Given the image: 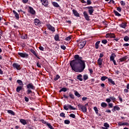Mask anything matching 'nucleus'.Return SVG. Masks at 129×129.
<instances>
[{
    "label": "nucleus",
    "instance_id": "4d7b16f0",
    "mask_svg": "<svg viewBox=\"0 0 129 129\" xmlns=\"http://www.w3.org/2000/svg\"><path fill=\"white\" fill-rule=\"evenodd\" d=\"M117 11H118V12H121V8L120 7H117Z\"/></svg>",
    "mask_w": 129,
    "mask_h": 129
},
{
    "label": "nucleus",
    "instance_id": "f03ea898",
    "mask_svg": "<svg viewBox=\"0 0 129 129\" xmlns=\"http://www.w3.org/2000/svg\"><path fill=\"white\" fill-rule=\"evenodd\" d=\"M78 107L82 110V111H83V112H86V111H87V108H86V107L84 105H82L81 104H79L78 105Z\"/></svg>",
    "mask_w": 129,
    "mask_h": 129
},
{
    "label": "nucleus",
    "instance_id": "5701e85b",
    "mask_svg": "<svg viewBox=\"0 0 129 129\" xmlns=\"http://www.w3.org/2000/svg\"><path fill=\"white\" fill-rule=\"evenodd\" d=\"M108 81L109 82H110V83H111V84H113V85H115V83H114V81H113L112 80V79H108Z\"/></svg>",
    "mask_w": 129,
    "mask_h": 129
},
{
    "label": "nucleus",
    "instance_id": "4be33fe9",
    "mask_svg": "<svg viewBox=\"0 0 129 129\" xmlns=\"http://www.w3.org/2000/svg\"><path fill=\"white\" fill-rule=\"evenodd\" d=\"M77 79L80 80V81H82L83 80V79H82V76L81 75L77 76Z\"/></svg>",
    "mask_w": 129,
    "mask_h": 129
},
{
    "label": "nucleus",
    "instance_id": "6e6552de",
    "mask_svg": "<svg viewBox=\"0 0 129 129\" xmlns=\"http://www.w3.org/2000/svg\"><path fill=\"white\" fill-rule=\"evenodd\" d=\"M27 88H28V89H31L35 90V86H34V85L32 83L28 84L27 85Z\"/></svg>",
    "mask_w": 129,
    "mask_h": 129
},
{
    "label": "nucleus",
    "instance_id": "423d86ee",
    "mask_svg": "<svg viewBox=\"0 0 129 129\" xmlns=\"http://www.w3.org/2000/svg\"><path fill=\"white\" fill-rule=\"evenodd\" d=\"M18 55L20 56V57H22V58H27L29 55L26 53H22L19 52Z\"/></svg>",
    "mask_w": 129,
    "mask_h": 129
},
{
    "label": "nucleus",
    "instance_id": "f8f14e48",
    "mask_svg": "<svg viewBox=\"0 0 129 129\" xmlns=\"http://www.w3.org/2000/svg\"><path fill=\"white\" fill-rule=\"evenodd\" d=\"M41 2L42 5L44 6V7H47L49 4L48 3V1L47 0H41Z\"/></svg>",
    "mask_w": 129,
    "mask_h": 129
},
{
    "label": "nucleus",
    "instance_id": "9b49d317",
    "mask_svg": "<svg viewBox=\"0 0 129 129\" xmlns=\"http://www.w3.org/2000/svg\"><path fill=\"white\" fill-rule=\"evenodd\" d=\"M29 12L30 14H32V15H35V14H36V11L34 10V9H33V8L29 7Z\"/></svg>",
    "mask_w": 129,
    "mask_h": 129
},
{
    "label": "nucleus",
    "instance_id": "f257e3e1",
    "mask_svg": "<svg viewBox=\"0 0 129 129\" xmlns=\"http://www.w3.org/2000/svg\"><path fill=\"white\" fill-rule=\"evenodd\" d=\"M75 59L70 64L72 70L75 72H82L85 69V61L82 60V58L78 54L75 55Z\"/></svg>",
    "mask_w": 129,
    "mask_h": 129
},
{
    "label": "nucleus",
    "instance_id": "dca6fc26",
    "mask_svg": "<svg viewBox=\"0 0 129 129\" xmlns=\"http://www.w3.org/2000/svg\"><path fill=\"white\" fill-rule=\"evenodd\" d=\"M102 58H99L98 59V64L99 66H101V65H102Z\"/></svg>",
    "mask_w": 129,
    "mask_h": 129
},
{
    "label": "nucleus",
    "instance_id": "774afa93",
    "mask_svg": "<svg viewBox=\"0 0 129 129\" xmlns=\"http://www.w3.org/2000/svg\"><path fill=\"white\" fill-rule=\"evenodd\" d=\"M37 67L41 68V64H40V63H39V62L37 63Z\"/></svg>",
    "mask_w": 129,
    "mask_h": 129
},
{
    "label": "nucleus",
    "instance_id": "338daca9",
    "mask_svg": "<svg viewBox=\"0 0 129 129\" xmlns=\"http://www.w3.org/2000/svg\"><path fill=\"white\" fill-rule=\"evenodd\" d=\"M118 98L121 102H122V98H121V96H118Z\"/></svg>",
    "mask_w": 129,
    "mask_h": 129
},
{
    "label": "nucleus",
    "instance_id": "603ef678",
    "mask_svg": "<svg viewBox=\"0 0 129 129\" xmlns=\"http://www.w3.org/2000/svg\"><path fill=\"white\" fill-rule=\"evenodd\" d=\"M102 43H103V44H106L107 43V40H106V39L105 40H103L102 41Z\"/></svg>",
    "mask_w": 129,
    "mask_h": 129
},
{
    "label": "nucleus",
    "instance_id": "c9c22d12",
    "mask_svg": "<svg viewBox=\"0 0 129 129\" xmlns=\"http://www.w3.org/2000/svg\"><path fill=\"white\" fill-rule=\"evenodd\" d=\"M69 109H71V110H75V109H76V108L73 107V106H71V105H69Z\"/></svg>",
    "mask_w": 129,
    "mask_h": 129
},
{
    "label": "nucleus",
    "instance_id": "6ab92c4d",
    "mask_svg": "<svg viewBox=\"0 0 129 129\" xmlns=\"http://www.w3.org/2000/svg\"><path fill=\"white\" fill-rule=\"evenodd\" d=\"M20 122L23 124V125H25V124H27V121H26V120L24 119H20Z\"/></svg>",
    "mask_w": 129,
    "mask_h": 129
},
{
    "label": "nucleus",
    "instance_id": "f3484780",
    "mask_svg": "<svg viewBox=\"0 0 129 129\" xmlns=\"http://www.w3.org/2000/svg\"><path fill=\"white\" fill-rule=\"evenodd\" d=\"M34 24L36 26H38V25H40V20L39 19H35L34 21Z\"/></svg>",
    "mask_w": 129,
    "mask_h": 129
},
{
    "label": "nucleus",
    "instance_id": "a211bd4d",
    "mask_svg": "<svg viewBox=\"0 0 129 129\" xmlns=\"http://www.w3.org/2000/svg\"><path fill=\"white\" fill-rule=\"evenodd\" d=\"M118 124L120 126H121V125H127V124H128V123H127V122L122 123L121 122H118Z\"/></svg>",
    "mask_w": 129,
    "mask_h": 129
},
{
    "label": "nucleus",
    "instance_id": "20e7f679",
    "mask_svg": "<svg viewBox=\"0 0 129 129\" xmlns=\"http://www.w3.org/2000/svg\"><path fill=\"white\" fill-rule=\"evenodd\" d=\"M87 9H89L88 12L90 15H92V14H93V12H94V9H93V7L92 6L88 7H87Z\"/></svg>",
    "mask_w": 129,
    "mask_h": 129
},
{
    "label": "nucleus",
    "instance_id": "393cba45",
    "mask_svg": "<svg viewBox=\"0 0 129 129\" xmlns=\"http://www.w3.org/2000/svg\"><path fill=\"white\" fill-rule=\"evenodd\" d=\"M126 60V56H123V57L119 59V61L120 62H123V61H125Z\"/></svg>",
    "mask_w": 129,
    "mask_h": 129
},
{
    "label": "nucleus",
    "instance_id": "13d9d810",
    "mask_svg": "<svg viewBox=\"0 0 129 129\" xmlns=\"http://www.w3.org/2000/svg\"><path fill=\"white\" fill-rule=\"evenodd\" d=\"M28 2H29V0H22V3H23V4H27Z\"/></svg>",
    "mask_w": 129,
    "mask_h": 129
},
{
    "label": "nucleus",
    "instance_id": "7c9ffc66",
    "mask_svg": "<svg viewBox=\"0 0 129 129\" xmlns=\"http://www.w3.org/2000/svg\"><path fill=\"white\" fill-rule=\"evenodd\" d=\"M8 113H10L12 115H15V112L13 111V110H8Z\"/></svg>",
    "mask_w": 129,
    "mask_h": 129
},
{
    "label": "nucleus",
    "instance_id": "3c124183",
    "mask_svg": "<svg viewBox=\"0 0 129 129\" xmlns=\"http://www.w3.org/2000/svg\"><path fill=\"white\" fill-rule=\"evenodd\" d=\"M60 116H61L62 117H65V113L62 112L60 114Z\"/></svg>",
    "mask_w": 129,
    "mask_h": 129
},
{
    "label": "nucleus",
    "instance_id": "0eeeda50",
    "mask_svg": "<svg viewBox=\"0 0 129 129\" xmlns=\"http://www.w3.org/2000/svg\"><path fill=\"white\" fill-rule=\"evenodd\" d=\"M84 16L85 17V19L86 20V21H90V17L88 16V14H87V12L86 11L84 12Z\"/></svg>",
    "mask_w": 129,
    "mask_h": 129
},
{
    "label": "nucleus",
    "instance_id": "e433bc0d",
    "mask_svg": "<svg viewBox=\"0 0 129 129\" xmlns=\"http://www.w3.org/2000/svg\"><path fill=\"white\" fill-rule=\"evenodd\" d=\"M75 94L76 96H77V97H80L81 96V95L79 94V93H78L77 91L75 92Z\"/></svg>",
    "mask_w": 129,
    "mask_h": 129
},
{
    "label": "nucleus",
    "instance_id": "72a5a7b5",
    "mask_svg": "<svg viewBox=\"0 0 129 129\" xmlns=\"http://www.w3.org/2000/svg\"><path fill=\"white\" fill-rule=\"evenodd\" d=\"M108 79V78H107V77L103 76L101 77V80L102 81H104L106 79Z\"/></svg>",
    "mask_w": 129,
    "mask_h": 129
},
{
    "label": "nucleus",
    "instance_id": "58836bf2",
    "mask_svg": "<svg viewBox=\"0 0 129 129\" xmlns=\"http://www.w3.org/2000/svg\"><path fill=\"white\" fill-rule=\"evenodd\" d=\"M128 40H129L128 36H126L124 37V40L125 41V42H128Z\"/></svg>",
    "mask_w": 129,
    "mask_h": 129
},
{
    "label": "nucleus",
    "instance_id": "412c9836",
    "mask_svg": "<svg viewBox=\"0 0 129 129\" xmlns=\"http://www.w3.org/2000/svg\"><path fill=\"white\" fill-rule=\"evenodd\" d=\"M17 83H18V84H19V85L21 86H24V84H23V82L21 81V80H18Z\"/></svg>",
    "mask_w": 129,
    "mask_h": 129
},
{
    "label": "nucleus",
    "instance_id": "ea45409f",
    "mask_svg": "<svg viewBox=\"0 0 129 129\" xmlns=\"http://www.w3.org/2000/svg\"><path fill=\"white\" fill-rule=\"evenodd\" d=\"M84 80H87L88 79V76L87 75H85L83 76Z\"/></svg>",
    "mask_w": 129,
    "mask_h": 129
},
{
    "label": "nucleus",
    "instance_id": "79ce46f5",
    "mask_svg": "<svg viewBox=\"0 0 129 129\" xmlns=\"http://www.w3.org/2000/svg\"><path fill=\"white\" fill-rule=\"evenodd\" d=\"M71 40V36H68V37L66 38V41L69 42Z\"/></svg>",
    "mask_w": 129,
    "mask_h": 129
},
{
    "label": "nucleus",
    "instance_id": "c756f323",
    "mask_svg": "<svg viewBox=\"0 0 129 129\" xmlns=\"http://www.w3.org/2000/svg\"><path fill=\"white\" fill-rule=\"evenodd\" d=\"M101 106H102V107L105 108V107H106V106H107V104H106L105 102H102L101 103Z\"/></svg>",
    "mask_w": 129,
    "mask_h": 129
},
{
    "label": "nucleus",
    "instance_id": "bf43d9fd",
    "mask_svg": "<svg viewBox=\"0 0 129 129\" xmlns=\"http://www.w3.org/2000/svg\"><path fill=\"white\" fill-rule=\"evenodd\" d=\"M108 105H109V107H110V108L113 107V104L112 103H109L108 104Z\"/></svg>",
    "mask_w": 129,
    "mask_h": 129
},
{
    "label": "nucleus",
    "instance_id": "ddd939ff",
    "mask_svg": "<svg viewBox=\"0 0 129 129\" xmlns=\"http://www.w3.org/2000/svg\"><path fill=\"white\" fill-rule=\"evenodd\" d=\"M116 57V55H115V53H112L110 57V60L112 61L114 60V58H115Z\"/></svg>",
    "mask_w": 129,
    "mask_h": 129
},
{
    "label": "nucleus",
    "instance_id": "a18cd8bd",
    "mask_svg": "<svg viewBox=\"0 0 129 129\" xmlns=\"http://www.w3.org/2000/svg\"><path fill=\"white\" fill-rule=\"evenodd\" d=\"M59 78H60V76L59 75H57L56 77L54 78L55 81L58 80V79H59Z\"/></svg>",
    "mask_w": 129,
    "mask_h": 129
},
{
    "label": "nucleus",
    "instance_id": "4c0bfd02",
    "mask_svg": "<svg viewBox=\"0 0 129 129\" xmlns=\"http://www.w3.org/2000/svg\"><path fill=\"white\" fill-rule=\"evenodd\" d=\"M54 39L55 41H59V35H58V34L56 35L54 37Z\"/></svg>",
    "mask_w": 129,
    "mask_h": 129
},
{
    "label": "nucleus",
    "instance_id": "8fccbe9b",
    "mask_svg": "<svg viewBox=\"0 0 129 129\" xmlns=\"http://www.w3.org/2000/svg\"><path fill=\"white\" fill-rule=\"evenodd\" d=\"M62 91H63V92H66L67 91V88H61Z\"/></svg>",
    "mask_w": 129,
    "mask_h": 129
},
{
    "label": "nucleus",
    "instance_id": "cd10ccee",
    "mask_svg": "<svg viewBox=\"0 0 129 129\" xmlns=\"http://www.w3.org/2000/svg\"><path fill=\"white\" fill-rule=\"evenodd\" d=\"M113 12H114L115 16H117L118 17H120V16H121V15H120V14H119L118 12H117V11L114 10Z\"/></svg>",
    "mask_w": 129,
    "mask_h": 129
},
{
    "label": "nucleus",
    "instance_id": "1a4fd4ad",
    "mask_svg": "<svg viewBox=\"0 0 129 129\" xmlns=\"http://www.w3.org/2000/svg\"><path fill=\"white\" fill-rule=\"evenodd\" d=\"M47 29H49L50 31H52V32H55V28L51 26L50 25H48L47 26Z\"/></svg>",
    "mask_w": 129,
    "mask_h": 129
},
{
    "label": "nucleus",
    "instance_id": "69168bd1",
    "mask_svg": "<svg viewBox=\"0 0 129 129\" xmlns=\"http://www.w3.org/2000/svg\"><path fill=\"white\" fill-rule=\"evenodd\" d=\"M124 47H127L129 46V44L128 43H125L123 44Z\"/></svg>",
    "mask_w": 129,
    "mask_h": 129
},
{
    "label": "nucleus",
    "instance_id": "9d476101",
    "mask_svg": "<svg viewBox=\"0 0 129 129\" xmlns=\"http://www.w3.org/2000/svg\"><path fill=\"white\" fill-rule=\"evenodd\" d=\"M109 37L110 38H115V35L114 34H107L106 35V38H108Z\"/></svg>",
    "mask_w": 129,
    "mask_h": 129
},
{
    "label": "nucleus",
    "instance_id": "5fc2aeb1",
    "mask_svg": "<svg viewBox=\"0 0 129 129\" xmlns=\"http://www.w3.org/2000/svg\"><path fill=\"white\" fill-rule=\"evenodd\" d=\"M27 94H30V93H32V90L30 89H28L27 91Z\"/></svg>",
    "mask_w": 129,
    "mask_h": 129
},
{
    "label": "nucleus",
    "instance_id": "a878e982",
    "mask_svg": "<svg viewBox=\"0 0 129 129\" xmlns=\"http://www.w3.org/2000/svg\"><path fill=\"white\" fill-rule=\"evenodd\" d=\"M52 5L55 8H59V6L58 5V3L56 2H52Z\"/></svg>",
    "mask_w": 129,
    "mask_h": 129
},
{
    "label": "nucleus",
    "instance_id": "e2e57ef3",
    "mask_svg": "<svg viewBox=\"0 0 129 129\" xmlns=\"http://www.w3.org/2000/svg\"><path fill=\"white\" fill-rule=\"evenodd\" d=\"M39 49H40L41 51H44V47L42 46H39Z\"/></svg>",
    "mask_w": 129,
    "mask_h": 129
},
{
    "label": "nucleus",
    "instance_id": "0e129e2a",
    "mask_svg": "<svg viewBox=\"0 0 129 129\" xmlns=\"http://www.w3.org/2000/svg\"><path fill=\"white\" fill-rule=\"evenodd\" d=\"M87 5H91V1L90 0H87Z\"/></svg>",
    "mask_w": 129,
    "mask_h": 129
},
{
    "label": "nucleus",
    "instance_id": "09e8293b",
    "mask_svg": "<svg viewBox=\"0 0 129 129\" xmlns=\"http://www.w3.org/2000/svg\"><path fill=\"white\" fill-rule=\"evenodd\" d=\"M60 48L62 49V50H66V46L65 45H61Z\"/></svg>",
    "mask_w": 129,
    "mask_h": 129
},
{
    "label": "nucleus",
    "instance_id": "473e14b6",
    "mask_svg": "<svg viewBox=\"0 0 129 129\" xmlns=\"http://www.w3.org/2000/svg\"><path fill=\"white\" fill-rule=\"evenodd\" d=\"M121 28H123L125 29V27H126V24L125 23H122L120 24Z\"/></svg>",
    "mask_w": 129,
    "mask_h": 129
},
{
    "label": "nucleus",
    "instance_id": "aec40b11",
    "mask_svg": "<svg viewBox=\"0 0 129 129\" xmlns=\"http://www.w3.org/2000/svg\"><path fill=\"white\" fill-rule=\"evenodd\" d=\"M119 109H120V108L118 106H115L113 107V109H112V111H115L116 110H119Z\"/></svg>",
    "mask_w": 129,
    "mask_h": 129
},
{
    "label": "nucleus",
    "instance_id": "c85d7f7f",
    "mask_svg": "<svg viewBox=\"0 0 129 129\" xmlns=\"http://www.w3.org/2000/svg\"><path fill=\"white\" fill-rule=\"evenodd\" d=\"M100 43V41H97L96 44H95V48L96 49H98V48H99V46H98V45H99Z\"/></svg>",
    "mask_w": 129,
    "mask_h": 129
},
{
    "label": "nucleus",
    "instance_id": "4468645a",
    "mask_svg": "<svg viewBox=\"0 0 129 129\" xmlns=\"http://www.w3.org/2000/svg\"><path fill=\"white\" fill-rule=\"evenodd\" d=\"M73 12L74 16H75L76 17H80L79 13H78L77 11H76V10H73Z\"/></svg>",
    "mask_w": 129,
    "mask_h": 129
},
{
    "label": "nucleus",
    "instance_id": "f704fd0d",
    "mask_svg": "<svg viewBox=\"0 0 129 129\" xmlns=\"http://www.w3.org/2000/svg\"><path fill=\"white\" fill-rule=\"evenodd\" d=\"M46 125L48 126L49 128H50V129H54V128H53V126H51L50 123H47Z\"/></svg>",
    "mask_w": 129,
    "mask_h": 129
},
{
    "label": "nucleus",
    "instance_id": "7ed1b4c3",
    "mask_svg": "<svg viewBox=\"0 0 129 129\" xmlns=\"http://www.w3.org/2000/svg\"><path fill=\"white\" fill-rule=\"evenodd\" d=\"M85 45H86V40L80 42L78 44V47L80 49H83V48H84V46H85Z\"/></svg>",
    "mask_w": 129,
    "mask_h": 129
},
{
    "label": "nucleus",
    "instance_id": "37998d69",
    "mask_svg": "<svg viewBox=\"0 0 129 129\" xmlns=\"http://www.w3.org/2000/svg\"><path fill=\"white\" fill-rule=\"evenodd\" d=\"M94 109L96 113H97H97H98V109H97V107H94Z\"/></svg>",
    "mask_w": 129,
    "mask_h": 129
},
{
    "label": "nucleus",
    "instance_id": "2eb2a0df",
    "mask_svg": "<svg viewBox=\"0 0 129 129\" xmlns=\"http://www.w3.org/2000/svg\"><path fill=\"white\" fill-rule=\"evenodd\" d=\"M13 13L15 15V16L17 20H19V19H20V15L15 10H13Z\"/></svg>",
    "mask_w": 129,
    "mask_h": 129
},
{
    "label": "nucleus",
    "instance_id": "c03bdc74",
    "mask_svg": "<svg viewBox=\"0 0 129 129\" xmlns=\"http://www.w3.org/2000/svg\"><path fill=\"white\" fill-rule=\"evenodd\" d=\"M64 123L66 124H69V123H70V121L69 120H65Z\"/></svg>",
    "mask_w": 129,
    "mask_h": 129
},
{
    "label": "nucleus",
    "instance_id": "2f4dec72",
    "mask_svg": "<svg viewBox=\"0 0 129 129\" xmlns=\"http://www.w3.org/2000/svg\"><path fill=\"white\" fill-rule=\"evenodd\" d=\"M63 108L66 110H68V109H69V105H64L63 106Z\"/></svg>",
    "mask_w": 129,
    "mask_h": 129
},
{
    "label": "nucleus",
    "instance_id": "6e6d98bb",
    "mask_svg": "<svg viewBox=\"0 0 129 129\" xmlns=\"http://www.w3.org/2000/svg\"><path fill=\"white\" fill-rule=\"evenodd\" d=\"M110 99H111L113 101H115V98L114 97H110Z\"/></svg>",
    "mask_w": 129,
    "mask_h": 129
},
{
    "label": "nucleus",
    "instance_id": "39448f33",
    "mask_svg": "<svg viewBox=\"0 0 129 129\" xmlns=\"http://www.w3.org/2000/svg\"><path fill=\"white\" fill-rule=\"evenodd\" d=\"M14 68H16L17 70H21V66L17 63L13 64Z\"/></svg>",
    "mask_w": 129,
    "mask_h": 129
},
{
    "label": "nucleus",
    "instance_id": "bb28decb",
    "mask_svg": "<svg viewBox=\"0 0 129 129\" xmlns=\"http://www.w3.org/2000/svg\"><path fill=\"white\" fill-rule=\"evenodd\" d=\"M22 86H19L16 89V91L17 92H20V91H21V90H22Z\"/></svg>",
    "mask_w": 129,
    "mask_h": 129
},
{
    "label": "nucleus",
    "instance_id": "a19ab883",
    "mask_svg": "<svg viewBox=\"0 0 129 129\" xmlns=\"http://www.w3.org/2000/svg\"><path fill=\"white\" fill-rule=\"evenodd\" d=\"M104 126H105V127H106V128H108V127H109V124H108V123H107L106 122L104 123Z\"/></svg>",
    "mask_w": 129,
    "mask_h": 129
},
{
    "label": "nucleus",
    "instance_id": "49530a36",
    "mask_svg": "<svg viewBox=\"0 0 129 129\" xmlns=\"http://www.w3.org/2000/svg\"><path fill=\"white\" fill-rule=\"evenodd\" d=\"M70 116L71 117H72L73 118H75V117H76V116H75V115L74 114H71L70 115Z\"/></svg>",
    "mask_w": 129,
    "mask_h": 129
},
{
    "label": "nucleus",
    "instance_id": "b1692460",
    "mask_svg": "<svg viewBox=\"0 0 129 129\" xmlns=\"http://www.w3.org/2000/svg\"><path fill=\"white\" fill-rule=\"evenodd\" d=\"M31 53H32V54H33L34 55H35L36 56V57H37V58H39L38 57V55H37V53H36V51H35V50H34V49H31L30 50Z\"/></svg>",
    "mask_w": 129,
    "mask_h": 129
},
{
    "label": "nucleus",
    "instance_id": "864d4df0",
    "mask_svg": "<svg viewBox=\"0 0 129 129\" xmlns=\"http://www.w3.org/2000/svg\"><path fill=\"white\" fill-rule=\"evenodd\" d=\"M70 97H71V98H72L73 99H74V95L72 94H70Z\"/></svg>",
    "mask_w": 129,
    "mask_h": 129
},
{
    "label": "nucleus",
    "instance_id": "052dcab7",
    "mask_svg": "<svg viewBox=\"0 0 129 129\" xmlns=\"http://www.w3.org/2000/svg\"><path fill=\"white\" fill-rule=\"evenodd\" d=\"M25 101H26V102H28L29 101V98L25 97Z\"/></svg>",
    "mask_w": 129,
    "mask_h": 129
},
{
    "label": "nucleus",
    "instance_id": "680f3d73",
    "mask_svg": "<svg viewBox=\"0 0 129 129\" xmlns=\"http://www.w3.org/2000/svg\"><path fill=\"white\" fill-rule=\"evenodd\" d=\"M106 101H107V102L108 103H109L111 101V100H110V99L109 98H108V99H106Z\"/></svg>",
    "mask_w": 129,
    "mask_h": 129
},
{
    "label": "nucleus",
    "instance_id": "de8ad7c7",
    "mask_svg": "<svg viewBox=\"0 0 129 129\" xmlns=\"http://www.w3.org/2000/svg\"><path fill=\"white\" fill-rule=\"evenodd\" d=\"M120 4H121V6H125V2H123V1H120Z\"/></svg>",
    "mask_w": 129,
    "mask_h": 129
}]
</instances>
